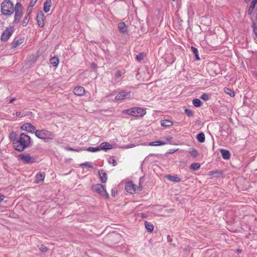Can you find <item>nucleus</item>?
<instances>
[{
    "label": "nucleus",
    "mask_w": 257,
    "mask_h": 257,
    "mask_svg": "<svg viewBox=\"0 0 257 257\" xmlns=\"http://www.w3.org/2000/svg\"><path fill=\"white\" fill-rule=\"evenodd\" d=\"M65 150L68 151H76V152L79 151V150H75L74 149H73V148H70V147H66Z\"/></svg>",
    "instance_id": "obj_44"
},
{
    "label": "nucleus",
    "mask_w": 257,
    "mask_h": 257,
    "mask_svg": "<svg viewBox=\"0 0 257 257\" xmlns=\"http://www.w3.org/2000/svg\"><path fill=\"white\" fill-rule=\"evenodd\" d=\"M166 178L167 179H168L169 181L173 182H179L181 181V179L176 176H172V175H167L166 176Z\"/></svg>",
    "instance_id": "obj_18"
},
{
    "label": "nucleus",
    "mask_w": 257,
    "mask_h": 257,
    "mask_svg": "<svg viewBox=\"0 0 257 257\" xmlns=\"http://www.w3.org/2000/svg\"><path fill=\"white\" fill-rule=\"evenodd\" d=\"M124 183H125V189L126 191V192H128V181H122L120 184L122 185V184Z\"/></svg>",
    "instance_id": "obj_42"
},
{
    "label": "nucleus",
    "mask_w": 257,
    "mask_h": 257,
    "mask_svg": "<svg viewBox=\"0 0 257 257\" xmlns=\"http://www.w3.org/2000/svg\"><path fill=\"white\" fill-rule=\"evenodd\" d=\"M189 154H190V155L194 158L197 157L198 155V152L197 150H196V149H195L194 148L190 149L189 150Z\"/></svg>",
    "instance_id": "obj_30"
},
{
    "label": "nucleus",
    "mask_w": 257,
    "mask_h": 257,
    "mask_svg": "<svg viewBox=\"0 0 257 257\" xmlns=\"http://www.w3.org/2000/svg\"><path fill=\"white\" fill-rule=\"evenodd\" d=\"M127 95L126 93L120 92L115 97L116 100H120L124 99V98Z\"/></svg>",
    "instance_id": "obj_27"
},
{
    "label": "nucleus",
    "mask_w": 257,
    "mask_h": 257,
    "mask_svg": "<svg viewBox=\"0 0 257 257\" xmlns=\"http://www.w3.org/2000/svg\"><path fill=\"white\" fill-rule=\"evenodd\" d=\"M146 113L145 109L138 107H134L130 109V115L136 117H142Z\"/></svg>",
    "instance_id": "obj_7"
},
{
    "label": "nucleus",
    "mask_w": 257,
    "mask_h": 257,
    "mask_svg": "<svg viewBox=\"0 0 257 257\" xmlns=\"http://www.w3.org/2000/svg\"><path fill=\"white\" fill-rule=\"evenodd\" d=\"M166 144L165 142H163L161 141H157L155 142H150L149 143V145L151 146H159L161 145H164Z\"/></svg>",
    "instance_id": "obj_23"
},
{
    "label": "nucleus",
    "mask_w": 257,
    "mask_h": 257,
    "mask_svg": "<svg viewBox=\"0 0 257 257\" xmlns=\"http://www.w3.org/2000/svg\"><path fill=\"white\" fill-rule=\"evenodd\" d=\"M99 148H100V150H104L107 151L108 150L111 149L112 148V146L111 144L107 142H103L100 144Z\"/></svg>",
    "instance_id": "obj_13"
},
{
    "label": "nucleus",
    "mask_w": 257,
    "mask_h": 257,
    "mask_svg": "<svg viewBox=\"0 0 257 257\" xmlns=\"http://www.w3.org/2000/svg\"><path fill=\"white\" fill-rule=\"evenodd\" d=\"M250 0H244L245 3H248Z\"/></svg>",
    "instance_id": "obj_58"
},
{
    "label": "nucleus",
    "mask_w": 257,
    "mask_h": 257,
    "mask_svg": "<svg viewBox=\"0 0 257 257\" xmlns=\"http://www.w3.org/2000/svg\"><path fill=\"white\" fill-rule=\"evenodd\" d=\"M14 13V20L12 23L13 25H15L20 23L23 15V7L20 3L18 2L16 4Z\"/></svg>",
    "instance_id": "obj_4"
},
{
    "label": "nucleus",
    "mask_w": 257,
    "mask_h": 257,
    "mask_svg": "<svg viewBox=\"0 0 257 257\" xmlns=\"http://www.w3.org/2000/svg\"><path fill=\"white\" fill-rule=\"evenodd\" d=\"M98 175L99 176L101 182L102 183H105L107 181V174L105 173V172L102 170H99L98 171Z\"/></svg>",
    "instance_id": "obj_12"
},
{
    "label": "nucleus",
    "mask_w": 257,
    "mask_h": 257,
    "mask_svg": "<svg viewBox=\"0 0 257 257\" xmlns=\"http://www.w3.org/2000/svg\"><path fill=\"white\" fill-rule=\"evenodd\" d=\"M117 193V191L115 190V188L112 189L111 190V195L114 197Z\"/></svg>",
    "instance_id": "obj_45"
},
{
    "label": "nucleus",
    "mask_w": 257,
    "mask_h": 257,
    "mask_svg": "<svg viewBox=\"0 0 257 257\" xmlns=\"http://www.w3.org/2000/svg\"><path fill=\"white\" fill-rule=\"evenodd\" d=\"M196 139L199 143H203L205 141V135L203 133H200L196 136Z\"/></svg>",
    "instance_id": "obj_22"
},
{
    "label": "nucleus",
    "mask_w": 257,
    "mask_h": 257,
    "mask_svg": "<svg viewBox=\"0 0 257 257\" xmlns=\"http://www.w3.org/2000/svg\"><path fill=\"white\" fill-rule=\"evenodd\" d=\"M133 147V146H131V145H130V148H132Z\"/></svg>",
    "instance_id": "obj_60"
},
{
    "label": "nucleus",
    "mask_w": 257,
    "mask_h": 257,
    "mask_svg": "<svg viewBox=\"0 0 257 257\" xmlns=\"http://www.w3.org/2000/svg\"><path fill=\"white\" fill-rule=\"evenodd\" d=\"M50 63L53 66L57 67L59 64V59L56 57H53L50 60Z\"/></svg>",
    "instance_id": "obj_26"
},
{
    "label": "nucleus",
    "mask_w": 257,
    "mask_h": 257,
    "mask_svg": "<svg viewBox=\"0 0 257 257\" xmlns=\"http://www.w3.org/2000/svg\"><path fill=\"white\" fill-rule=\"evenodd\" d=\"M13 31L9 29L6 30L1 36V40L2 41H7L11 36Z\"/></svg>",
    "instance_id": "obj_9"
},
{
    "label": "nucleus",
    "mask_w": 257,
    "mask_h": 257,
    "mask_svg": "<svg viewBox=\"0 0 257 257\" xmlns=\"http://www.w3.org/2000/svg\"><path fill=\"white\" fill-rule=\"evenodd\" d=\"M200 98L204 101H207L210 99L211 95L208 93H204L201 95Z\"/></svg>",
    "instance_id": "obj_32"
},
{
    "label": "nucleus",
    "mask_w": 257,
    "mask_h": 257,
    "mask_svg": "<svg viewBox=\"0 0 257 257\" xmlns=\"http://www.w3.org/2000/svg\"><path fill=\"white\" fill-rule=\"evenodd\" d=\"M81 166H84L85 167L90 168H92L93 167L92 163L89 162H86L83 164H81Z\"/></svg>",
    "instance_id": "obj_40"
},
{
    "label": "nucleus",
    "mask_w": 257,
    "mask_h": 257,
    "mask_svg": "<svg viewBox=\"0 0 257 257\" xmlns=\"http://www.w3.org/2000/svg\"><path fill=\"white\" fill-rule=\"evenodd\" d=\"M138 190H139V191H141V190H142V187L141 186V187H140L138 188Z\"/></svg>",
    "instance_id": "obj_56"
},
{
    "label": "nucleus",
    "mask_w": 257,
    "mask_h": 257,
    "mask_svg": "<svg viewBox=\"0 0 257 257\" xmlns=\"http://www.w3.org/2000/svg\"><path fill=\"white\" fill-rule=\"evenodd\" d=\"M86 151L91 152H95L100 151V148L98 147H89L86 149Z\"/></svg>",
    "instance_id": "obj_35"
},
{
    "label": "nucleus",
    "mask_w": 257,
    "mask_h": 257,
    "mask_svg": "<svg viewBox=\"0 0 257 257\" xmlns=\"http://www.w3.org/2000/svg\"><path fill=\"white\" fill-rule=\"evenodd\" d=\"M123 112H124V113H126L128 114V109L124 110H123Z\"/></svg>",
    "instance_id": "obj_53"
},
{
    "label": "nucleus",
    "mask_w": 257,
    "mask_h": 257,
    "mask_svg": "<svg viewBox=\"0 0 257 257\" xmlns=\"http://www.w3.org/2000/svg\"><path fill=\"white\" fill-rule=\"evenodd\" d=\"M251 28L253 29V32L254 35V39L257 41V25L255 22H252L251 24Z\"/></svg>",
    "instance_id": "obj_24"
},
{
    "label": "nucleus",
    "mask_w": 257,
    "mask_h": 257,
    "mask_svg": "<svg viewBox=\"0 0 257 257\" xmlns=\"http://www.w3.org/2000/svg\"><path fill=\"white\" fill-rule=\"evenodd\" d=\"M97 67V65L95 64L94 63H92L91 64V68L95 69Z\"/></svg>",
    "instance_id": "obj_47"
},
{
    "label": "nucleus",
    "mask_w": 257,
    "mask_h": 257,
    "mask_svg": "<svg viewBox=\"0 0 257 257\" xmlns=\"http://www.w3.org/2000/svg\"><path fill=\"white\" fill-rule=\"evenodd\" d=\"M119 31L121 33H126L127 31V27L123 22H121L118 24V26Z\"/></svg>",
    "instance_id": "obj_20"
},
{
    "label": "nucleus",
    "mask_w": 257,
    "mask_h": 257,
    "mask_svg": "<svg viewBox=\"0 0 257 257\" xmlns=\"http://www.w3.org/2000/svg\"><path fill=\"white\" fill-rule=\"evenodd\" d=\"M52 6V1L51 0H46L45 3L44 4V11L45 13H48L49 12L50 10V8Z\"/></svg>",
    "instance_id": "obj_17"
},
{
    "label": "nucleus",
    "mask_w": 257,
    "mask_h": 257,
    "mask_svg": "<svg viewBox=\"0 0 257 257\" xmlns=\"http://www.w3.org/2000/svg\"><path fill=\"white\" fill-rule=\"evenodd\" d=\"M30 137L24 133L21 134L19 138L13 141L14 149L19 152L23 151L30 146Z\"/></svg>",
    "instance_id": "obj_1"
},
{
    "label": "nucleus",
    "mask_w": 257,
    "mask_h": 257,
    "mask_svg": "<svg viewBox=\"0 0 257 257\" xmlns=\"http://www.w3.org/2000/svg\"><path fill=\"white\" fill-rule=\"evenodd\" d=\"M172 137H167V138H166V140H167V141H170V140H172Z\"/></svg>",
    "instance_id": "obj_52"
},
{
    "label": "nucleus",
    "mask_w": 257,
    "mask_h": 257,
    "mask_svg": "<svg viewBox=\"0 0 257 257\" xmlns=\"http://www.w3.org/2000/svg\"><path fill=\"white\" fill-rule=\"evenodd\" d=\"M5 196L4 195L0 194V202L3 201L4 200V199H5Z\"/></svg>",
    "instance_id": "obj_46"
},
{
    "label": "nucleus",
    "mask_w": 257,
    "mask_h": 257,
    "mask_svg": "<svg viewBox=\"0 0 257 257\" xmlns=\"http://www.w3.org/2000/svg\"><path fill=\"white\" fill-rule=\"evenodd\" d=\"M185 113L188 116H192L193 115V111L188 108H186L185 109Z\"/></svg>",
    "instance_id": "obj_39"
},
{
    "label": "nucleus",
    "mask_w": 257,
    "mask_h": 257,
    "mask_svg": "<svg viewBox=\"0 0 257 257\" xmlns=\"http://www.w3.org/2000/svg\"><path fill=\"white\" fill-rule=\"evenodd\" d=\"M44 15L42 12L38 13L37 16L38 24L41 28L44 26Z\"/></svg>",
    "instance_id": "obj_10"
},
{
    "label": "nucleus",
    "mask_w": 257,
    "mask_h": 257,
    "mask_svg": "<svg viewBox=\"0 0 257 257\" xmlns=\"http://www.w3.org/2000/svg\"><path fill=\"white\" fill-rule=\"evenodd\" d=\"M21 129L30 133H34L35 132L36 127L30 123H25L21 126Z\"/></svg>",
    "instance_id": "obj_8"
},
{
    "label": "nucleus",
    "mask_w": 257,
    "mask_h": 257,
    "mask_svg": "<svg viewBox=\"0 0 257 257\" xmlns=\"http://www.w3.org/2000/svg\"><path fill=\"white\" fill-rule=\"evenodd\" d=\"M30 20V12L27 13V14L25 15L24 19L22 22V25L23 27H26Z\"/></svg>",
    "instance_id": "obj_21"
},
{
    "label": "nucleus",
    "mask_w": 257,
    "mask_h": 257,
    "mask_svg": "<svg viewBox=\"0 0 257 257\" xmlns=\"http://www.w3.org/2000/svg\"><path fill=\"white\" fill-rule=\"evenodd\" d=\"M92 190L98 193L104 199H108L109 198V194L107 192L104 186L100 184H97L92 186Z\"/></svg>",
    "instance_id": "obj_5"
},
{
    "label": "nucleus",
    "mask_w": 257,
    "mask_h": 257,
    "mask_svg": "<svg viewBox=\"0 0 257 257\" xmlns=\"http://www.w3.org/2000/svg\"><path fill=\"white\" fill-rule=\"evenodd\" d=\"M16 100V98H13L9 100V103H13Z\"/></svg>",
    "instance_id": "obj_50"
},
{
    "label": "nucleus",
    "mask_w": 257,
    "mask_h": 257,
    "mask_svg": "<svg viewBox=\"0 0 257 257\" xmlns=\"http://www.w3.org/2000/svg\"><path fill=\"white\" fill-rule=\"evenodd\" d=\"M31 9H29H29L27 10V13H29V12H30V13H31Z\"/></svg>",
    "instance_id": "obj_55"
},
{
    "label": "nucleus",
    "mask_w": 257,
    "mask_h": 257,
    "mask_svg": "<svg viewBox=\"0 0 257 257\" xmlns=\"http://www.w3.org/2000/svg\"><path fill=\"white\" fill-rule=\"evenodd\" d=\"M20 114H21V112H16V115L17 116H19Z\"/></svg>",
    "instance_id": "obj_54"
},
{
    "label": "nucleus",
    "mask_w": 257,
    "mask_h": 257,
    "mask_svg": "<svg viewBox=\"0 0 257 257\" xmlns=\"http://www.w3.org/2000/svg\"><path fill=\"white\" fill-rule=\"evenodd\" d=\"M144 56L145 55L144 53H139L136 55L135 58L137 60L140 61L144 59Z\"/></svg>",
    "instance_id": "obj_37"
},
{
    "label": "nucleus",
    "mask_w": 257,
    "mask_h": 257,
    "mask_svg": "<svg viewBox=\"0 0 257 257\" xmlns=\"http://www.w3.org/2000/svg\"><path fill=\"white\" fill-rule=\"evenodd\" d=\"M35 134L37 138L43 140L45 143H48L55 138V135L53 132L45 129L36 130Z\"/></svg>",
    "instance_id": "obj_2"
},
{
    "label": "nucleus",
    "mask_w": 257,
    "mask_h": 257,
    "mask_svg": "<svg viewBox=\"0 0 257 257\" xmlns=\"http://www.w3.org/2000/svg\"><path fill=\"white\" fill-rule=\"evenodd\" d=\"M145 225L146 228L149 232H152L153 231L154 226L151 222L145 221Z\"/></svg>",
    "instance_id": "obj_25"
},
{
    "label": "nucleus",
    "mask_w": 257,
    "mask_h": 257,
    "mask_svg": "<svg viewBox=\"0 0 257 257\" xmlns=\"http://www.w3.org/2000/svg\"><path fill=\"white\" fill-rule=\"evenodd\" d=\"M222 172L220 171H211L210 175L213 176L214 177H219L222 175Z\"/></svg>",
    "instance_id": "obj_34"
},
{
    "label": "nucleus",
    "mask_w": 257,
    "mask_h": 257,
    "mask_svg": "<svg viewBox=\"0 0 257 257\" xmlns=\"http://www.w3.org/2000/svg\"><path fill=\"white\" fill-rule=\"evenodd\" d=\"M45 174L44 172H39L35 176V183H39L44 180Z\"/></svg>",
    "instance_id": "obj_14"
},
{
    "label": "nucleus",
    "mask_w": 257,
    "mask_h": 257,
    "mask_svg": "<svg viewBox=\"0 0 257 257\" xmlns=\"http://www.w3.org/2000/svg\"><path fill=\"white\" fill-rule=\"evenodd\" d=\"M225 89L226 90H225V92L231 97H234L235 96V93L233 91L229 88H225Z\"/></svg>",
    "instance_id": "obj_36"
},
{
    "label": "nucleus",
    "mask_w": 257,
    "mask_h": 257,
    "mask_svg": "<svg viewBox=\"0 0 257 257\" xmlns=\"http://www.w3.org/2000/svg\"><path fill=\"white\" fill-rule=\"evenodd\" d=\"M256 4L257 0H252L251 1L248 9V15L251 16L252 14Z\"/></svg>",
    "instance_id": "obj_15"
},
{
    "label": "nucleus",
    "mask_w": 257,
    "mask_h": 257,
    "mask_svg": "<svg viewBox=\"0 0 257 257\" xmlns=\"http://www.w3.org/2000/svg\"><path fill=\"white\" fill-rule=\"evenodd\" d=\"M36 1H37V0H35V1H34V2H33V1L31 2L30 6V7L31 8L33 7L34 6V5L35 4V3L36 2Z\"/></svg>",
    "instance_id": "obj_48"
},
{
    "label": "nucleus",
    "mask_w": 257,
    "mask_h": 257,
    "mask_svg": "<svg viewBox=\"0 0 257 257\" xmlns=\"http://www.w3.org/2000/svg\"><path fill=\"white\" fill-rule=\"evenodd\" d=\"M141 215H142V217H145V214L144 213H142Z\"/></svg>",
    "instance_id": "obj_57"
},
{
    "label": "nucleus",
    "mask_w": 257,
    "mask_h": 257,
    "mask_svg": "<svg viewBox=\"0 0 257 257\" xmlns=\"http://www.w3.org/2000/svg\"><path fill=\"white\" fill-rule=\"evenodd\" d=\"M195 58L197 60H200V58L199 57V55H198V53L196 55H195Z\"/></svg>",
    "instance_id": "obj_51"
},
{
    "label": "nucleus",
    "mask_w": 257,
    "mask_h": 257,
    "mask_svg": "<svg viewBox=\"0 0 257 257\" xmlns=\"http://www.w3.org/2000/svg\"><path fill=\"white\" fill-rule=\"evenodd\" d=\"M24 41V40L23 39H19V40H18L16 42H15L12 46V48H16L17 47H18V46L20 45L21 44H22V43Z\"/></svg>",
    "instance_id": "obj_33"
},
{
    "label": "nucleus",
    "mask_w": 257,
    "mask_h": 257,
    "mask_svg": "<svg viewBox=\"0 0 257 257\" xmlns=\"http://www.w3.org/2000/svg\"><path fill=\"white\" fill-rule=\"evenodd\" d=\"M161 124L163 126L169 127L173 124L172 121L168 119H164L161 121Z\"/></svg>",
    "instance_id": "obj_19"
},
{
    "label": "nucleus",
    "mask_w": 257,
    "mask_h": 257,
    "mask_svg": "<svg viewBox=\"0 0 257 257\" xmlns=\"http://www.w3.org/2000/svg\"><path fill=\"white\" fill-rule=\"evenodd\" d=\"M220 153L223 159L228 160L230 159V153L229 151L225 149H221L220 150Z\"/></svg>",
    "instance_id": "obj_16"
},
{
    "label": "nucleus",
    "mask_w": 257,
    "mask_h": 257,
    "mask_svg": "<svg viewBox=\"0 0 257 257\" xmlns=\"http://www.w3.org/2000/svg\"><path fill=\"white\" fill-rule=\"evenodd\" d=\"M191 51L193 52V53L194 54V55H195L198 53V50L196 48H195L193 46H192L191 47Z\"/></svg>",
    "instance_id": "obj_43"
},
{
    "label": "nucleus",
    "mask_w": 257,
    "mask_h": 257,
    "mask_svg": "<svg viewBox=\"0 0 257 257\" xmlns=\"http://www.w3.org/2000/svg\"><path fill=\"white\" fill-rule=\"evenodd\" d=\"M74 93L78 96H82L85 93V89L82 86H77L73 90Z\"/></svg>",
    "instance_id": "obj_11"
},
{
    "label": "nucleus",
    "mask_w": 257,
    "mask_h": 257,
    "mask_svg": "<svg viewBox=\"0 0 257 257\" xmlns=\"http://www.w3.org/2000/svg\"><path fill=\"white\" fill-rule=\"evenodd\" d=\"M136 192V188L135 185L133 184V182L130 181V193L134 194Z\"/></svg>",
    "instance_id": "obj_28"
},
{
    "label": "nucleus",
    "mask_w": 257,
    "mask_h": 257,
    "mask_svg": "<svg viewBox=\"0 0 257 257\" xmlns=\"http://www.w3.org/2000/svg\"><path fill=\"white\" fill-rule=\"evenodd\" d=\"M15 7L10 0H4L1 4V12L5 16H11L14 12Z\"/></svg>",
    "instance_id": "obj_3"
},
{
    "label": "nucleus",
    "mask_w": 257,
    "mask_h": 257,
    "mask_svg": "<svg viewBox=\"0 0 257 257\" xmlns=\"http://www.w3.org/2000/svg\"><path fill=\"white\" fill-rule=\"evenodd\" d=\"M192 103L195 107H200L203 104L201 100L197 98L194 99L192 101Z\"/></svg>",
    "instance_id": "obj_29"
},
{
    "label": "nucleus",
    "mask_w": 257,
    "mask_h": 257,
    "mask_svg": "<svg viewBox=\"0 0 257 257\" xmlns=\"http://www.w3.org/2000/svg\"><path fill=\"white\" fill-rule=\"evenodd\" d=\"M39 249L41 252H46L48 250V248L44 245L41 244L39 247Z\"/></svg>",
    "instance_id": "obj_41"
},
{
    "label": "nucleus",
    "mask_w": 257,
    "mask_h": 257,
    "mask_svg": "<svg viewBox=\"0 0 257 257\" xmlns=\"http://www.w3.org/2000/svg\"><path fill=\"white\" fill-rule=\"evenodd\" d=\"M21 161L24 164H32L37 162V158L29 154H21L19 155Z\"/></svg>",
    "instance_id": "obj_6"
},
{
    "label": "nucleus",
    "mask_w": 257,
    "mask_h": 257,
    "mask_svg": "<svg viewBox=\"0 0 257 257\" xmlns=\"http://www.w3.org/2000/svg\"><path fill=\"white\" fill-rule=\"evenodd\" d=\"M108 162L109 164H112L113 166H115L117 165L116 160L113 158V157H111L109 158Z\"/></svg>",
    "instance_id": "obj_38"
},
{
    "label": "nucleus",
    "mask_w": 257,
    "mask_h": 257,
    "mask_svg": "<svg viewBox=\"0 0 257 257\" xmlns=\"http://www.w3.org/2000/svg\"><path fill=\"white\" fill-rule=\"evenodd\" d=\"M167 238H168V241H169V236L167 237Z\"/></svg>",
    "instance_id": "obj_59"
},
{
    "label": "nucleus",
    "mask_w": 257,
    "mask_h": 257,
    "mask_svg": "<svg viewBox=\"0 0 257 257\" xmlns=\"http://www.w3.org/2000/svg\"><path fill=\"white\" fill-rule=\"evenodd\" d=\"M116 76L117 77H120L121 76V73L120 71H118L116 73Z\"/></svg>",
    "instance_id": "obj_49"
},
{
    "label": "nucleus",
    "mask_w": 257,
    "mask_h": 257,
    "mask_svg": "<svg viewBox=\"0 0 257 257\" xmlns=\"http://www.w3.org/2000/svg\"><path fill=\"white\" fill-rule=\"evenodd\" d=\"M200 167V164L199 163H193L191 165L190 168V169L193 170H197L198 169H199Z\"/></svg>",
    "instance_id": "obj_31"
}]
</instances>
